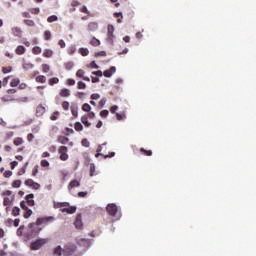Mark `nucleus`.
<instances>
[{
  "instance_id": "obj_1",
  "label": "nucleus",
  "mask_w": 256,
  "mask_h": 256,
  "mask_svg": "<svg viewBox=\"0 0 256 256\" xmlns=\"http://www.w3.org/2000/svg\"><path fill=\"white\" fill-rule=\"evenodd\" d=\"M53 221H55V217L53 216L37 218L36 223H30L28 225L29 230L26 234L27 239H33L35 235H39L41 232V228H38L39 226L49 225V223H53Z\"/></svg>"
},
{
  "instance_id": "obj_2",
  "label": "nucleus",
  "mask_w": 256,
  "mask_h": 256,
  "mask_svg": "<svg viewBox=\"0 0 256 256\" xmlns=\"http://www.w3.org/2000/svg\"><path fill=\"white\" fill-rule=\"evenodd\" d=\"M57 207L62 211V213H68L73 215L77 211V207L70 206L68 202L58 203Z\"/></svg>"
},
{
  "instance_id": "obj_3",
  "label": "nucleus",
  "mask_w": 256,
  "mask_h": 256,
  "mask_svg": "<svg viewBox=\"0 0 256 256\" xmlns=\"http://www.w3.org/2000/svg\"><path fill=\"white\" fill-rule=\"evenodd\" d=\"M49 243V239L47 238H40L34 242L31 243V250L32 251H39L43 245H47Z\"/></svg>"
},
{
  "instance_id": "obj_4",
  "label": "nucleus",
  "mask_w": 256,
  "mask_h": 256,
  "mask_svg": "<svg viewBox=\"0 0 256 256\" xmlns=\"http://www.w3.org/2000/svg\"><path fill=\"white\" fill-rule=\"evenodd\" d=\"M68 148L67 146H60L58 149V153L60 154L61 161H67L69 159V154H67Z\"/></svg>"
},
{
  "instance_id": "obj_5",
  "label": "nucleus",
  "mask_w": 256,
  "mask_h": 256,
  "mask_svg": "<svg viewBox=\"0 0 256 256\" xmlns=\"http://www.w3.org/2000/svg\"><path fill=\"white\" fill-rule=\"evenodd\" d=\"M106 211L109 215H111V217H115V215H117L118 208L115 204H108Z\"/></svg>"
},
{
  "instance_id": "obj_6",
  "label": "nucleus",
  "mask_w": 256,
  "mask_h": 256,
  "mask_svg": "<svg viewBox=\"0 0 256 256\" xmlns=\"http://www.w3.org/2000/svg\"><path fill=\"white\" fill-rule=\"evenodd\" d=\"M115 32V27L111 24L108 25L107 27V39L109 43H113V33Z\"/></svg>"
},
{
  "instance_id": "obj_7",
  "label": "nucleus",
  "mask_w": 256,
  "mask_h": 256,
  "mask_svg": "<svg viewBox=\"0 0 256 256\" xmlns=\"http://www.w3.org/2000/svg\"><path fill=\"white\" fill-rule=\"evenodd\" d=\"M58 143H61V145H69V147H73L74 143L73 142H69V138L66 136H59L58 137Z\"/></svg>"
},
{
  "instance_id": "obj_8",
  "label": "nucleus",
  "mask_w": 256,
  "mask_h": 256,
  "mask_svg": "<svg viewBox=\"0 0 256 256\" xmlns=\"http://www.w3.org/2000/svg\"><path fill=\"white\" fill-rule=\"evenodd\" d=\"M74 225H75L76 229H83V220H82L81 214H78L76 216Z\"/></svg>"
},
{
  "instance_id": "obj_9",
  "label": "nucleus",
  "mask_w": 256,
  "mask_h": 256,
  "mask_svg": "<svg viewBox=\"0 0 256 256\" xmlns=\"http://www.w3.org/2000/svg\"><path fill=\"white\" fill-rule=\"evenodd\" d=\"M76 77H78L79 79H83V81H91V78L85 76V72L83 69H79L76 72Z\"/></svg>"
},
{
  "instance_id": "obj_10",
  "label": "nucleus",
  "mask_w": 256,
  "mask_h": 256,
  "mask_svg": "<svg viewBox=\"0 0 256 256\" xmlns=\"http://www.w3.org/2000/svg\"><path fill=\"white\" fill-rule=\"evenodd\" d=\"M34 197H35V195H33V194L26 195V197H25L26 204H28L29 207H35V200H33Z\"/></svg>"
},
{
  "instance_id": "obj_11",
  "label": "nucleus",
  "mask_w": 256,
  "mask_h": 256,
  "mask_svg": "<svg viewBox=\"0 0 256 256\" xmlns=\"http://www.w3.org/2000/svg\"><path fill=\"white\" fill-rule=\"evenodd\" d=\"M117 68L115 66H111L110 69L105 70L103 72L104 77H112L114 73H116Z\"/></svg>"
},
{
  "instance_id": "obj_12",
  "label": "nucleus",
  "mask_w": 256,
  "mask_h": 256,
  "mask_svg": "<svg viewBox=\"0 0 256 256\" xmlns=\"http://www.w3.org/2000/svg\"><path fill=\"white\" fill-rule=\"evenodd\" d=\"M25 51H27V49H26L25 46H23V45H19V46H17V48L15 49L16 55H25Z\"/></svg>"
},
{
  "instance_id": "obj_13",
  "label": "nucleus",
  "mask_w": 256,
  "mask_h": 256,
  "mask_svg": "<svg viewBox=\"0 0 256 256\" xmlns=\"http://www.w3.org/2000/svg\"><path fill=\"white\" fill-rule=\"evenodd\" d=\"M99 29V24L97 22H90L88 24V31H97Z\"/></svg>"
},
{
  "instance_id": "obj_14",
  "label": "nucleus",
  "mask_w": 256,
  "mask_h": 256,
  "mask_svg": "<svg viewBox=\"0 0 256 256\" xmlns=\"http://www.w3.org/2000/svg\"><path fill=\"white\" fill-rule=\"evenodd\" d=\"M22 33L23 31L21 30V28L19 27L12 28V34L14 35V37H20Z\"/></svg>"
},
{
  "instance_id": "obj_15",
  "label": "nucleus",
  "mask_w": 256,
  "mask_h": 256,
  "mask_svg": "<svg viewBox=\"0 0 256 256\" xmlns=\"http://www.w3.org/2000/svg\"><path fill=\"white\" fill-rule=\"evenodd\" d=\"M81 123H83L85 127H91V122H89V118L86 115L81 117Z\"/></svg>"
},
{
  "instance_id": "obj_16",
  "label": "nucleus",
  "mask_w": 256,
  "mask_h": 256,
  "mask_svg": "<svg viewBox=\"0 0 256 256\" xmlns=\"http://www.w3.org/2000/svg\"><path fill=\"white\" fill-rule=\"evenodd\" d=\"M43 57H45L46 59H51V57H53V50L45 49L43 52Z\"/></svg>"
},
{
  "instance_id": "obj_17",
  "label": "nucleus",
  "mask_w": 256,
  "mask_h": 256,
  "mask_svg": "<svg viewBox=\"0 0 256 256\" xmlns=\"http://www.w3.org/2000/svg\"><path fill=\"white\" fill-rule=\"evenodd\" d=\"M70 109H71V113H72L73 117H78V115H79V107H77V105H72L70 107Z\"/></svg>"
},
{
  "instance_id": "obj_18",
  "label": "nucleus",
  "mask_w": 256,
  "mask_h": 256,
  "mask_svg": "<svg viewBox=\"0 0 256 256\" xmlns=\"http://www.w3.org/2000/svg\"><path fill=\"white\" fill-rule=\"evenodd\" d=\"M71 91L67 88H64L60 91V97H70Z\"/></svg>"
},
{
  "instance_id": "obj_19",
  "label": "nucleus",
  "mask_w": 256,
  "mask_h": 256,
  "mask_svg": "<svg viewBox=\"0 0 256 256\" xmlns=\"http://www.w3.org/2000/svg\"><path fill=\"white\" fill-rule=\"evenodd\" d=\"M81 183H79L78 180H72L69 185H68V189H74V187H80Z\"/></svg>"
},
{
  "instance_id": "obj_20",
  "label": "nucleus",
  "mask_w": 256,
  "mask_h": 256,
  "mask_svg": "<svg viewBox=\"0 0 256 256\" xmlns=\"http://www.w3.org/2000/svg\"><path fill=\"white\" fill-rule=\"evenodd\" d=\"M141 155H145L146 157H151L153 155V151L146 150L145 148H140Z\"/></svg>"
},
{
  "instance_id": "obj_21",
  "label": "nucleus",
  "mask_w": 256,
  "mask_h": 256,
  "mask_svg": "<svg viewBox=\"0 0 256 256\" xmlns=\"http://www.w3.org/2000/svg\"><path fill=\"white\" fill-rule=\"evenodd\" d=\"M21 83V80L19 78H13L10 81V87H17Z\"/></svg>"
},
{
  "instance_id": "obj_22",
  "label": "nucleus",
  "mask_w": 256,
  "mask_h": 256,
  "mask_svg": "<svg viewBox=\"0 0 256 256\" xmlns=\"http://www.w3.org/2000/svg\"><path fill=\"white\" fill-rule=\"evenodd\" d=\"M90 45H92L93 47H99V45H101V41H99V39L97 38H92L90 41Z\"/></svg>"
},
{
  "instance_id": "obj_23",
  "label": "nucleus",
  "mask_w": 256,
  "mask_h": 256,
  "mask_svg": "<svg viewBox=\"0 0 256 256\" xmlns=\"http://www.w3.org/2000/svg\"><path fill=\"white\" fill-rule=\"evenodd\" d=\"M36 82L37 83H46L47 82V77L44 75H39L36 77Z\"/></svg>"
},
{
  "instance_id": "obj_24",
  "label": "nucleus",
  "mask_w": 256,
  "mask_h": 256,
  "mask_svg": "<svg viewBox=\"0 0 256 256\" xmlns=\"http://www.w3.org/2000/svg\"><path fill=\"white\" fill-rule=\"evenodd\" d=\"M29 13H31L32 15H39V13H41V9L39 7L30 8Z\"/></svg>"
},
{
  "instance_id": "obj_25",
  "label": "nucleus",
  "mask_w": 256,
  "mask_h": 256,
  "mask_svg": "<svg viewBox=\"0 0 256 256\" xmlns=\"http://www.w3.org/2000/svg\"><path fill=\"white\" fill-rule=\"evenodd\" d=\"M24 23H25V25H27V27H35V21L34 20L25 19Z\"/></svg>"
},
{
  "instance_id": "obj_26",
  "label": "nucleus",
  "mask_w": 256,
  "mask_h": 256,
  "mask_svg": "<svg viewBox=\"0 0 256 256\" xmlns=\"http://www.w3.org/2000/svg\"><path fill=\"white\" fill-rule=\"evenodd\" d=\"M13 143L16 147H19V145H23V138L21 137L15 138Z\"/></svg>"
},
{
  "instance_id": "obj_27",
  "label": "nucleus",
  "mask_w": 256,
  "mask_h": 256,
  "mask_svg": "<svg viewBox=\"0 0 256 256\" xmlns=\"http://www.w3.org/2000/svg\"><path fill=\"white\" fill-rule=\"evenodd\" d=\"M79 53L82 55V57H87L89 55V49L87 48H80Z\"/></svg>"
},
{
  "instance_id": "obj_28",
  "label": "nucleus",
  "mask_w": 256,
  "mask_h": 256,
  "mask_svg": "<svg viewBox=\"0 0 256 256\" xmlns=\"http://www.w3.org/2000/svg\"><path fill=\"white\" fill-rule=\"evenodd\" d=\"M48 23H55V21H59V17L57 15H52L47 18Z\"/></svg>"
},
{
  "instance_id": "obj_29",
  "label": "nucleus",
  "mask_w": 256,
  "mask_h": 256,
  "mask_svg": "<svg viewBox=\"0 0 256 256\" xmlns=\"http://www.w3.org/2000/svg\"><path fill=\"white\" fill-rule=\"evenodd\" d=\"M51 71V66L49 64H42V73H49Z\"/></svg>"
},
{
  "instance_id": "obj_30",
  "label": "nucleus",
  "mask_w": 256,
  "mask_h": 256,
  "mask_svg": "<svg viewBox=\"0 0 256 256\" xmlns=\"http://www.w3.org/2000/svg\"><path fill=\"white\" fill-rule=\"evenodd\" d=\"M82 111H85L86 113H89L91 111V105H89V103H84L82 105Z\"/></svg>"
},
{
  "instance_id": "obj_31",
  "label": "nucleus",
  "mask_w": 256,
  "mask_h": 256,
  "mask_svg": "<svg viewBox=\"0 0 256 256\" xmlns=\"http://www.w3.org/2000/svg\"><path fill=\"white\" fill-rule=\"evenodd\" d=\"M26 212L24 213V215H23V217H24V219H29V217H31L32 215H33V210H31V209H27V210H25Z\"/></svg>"
},
{
  "instance_id": "obj_32",
  "label": "nucleus",
  "mask_w": 256,
  "mask_h": 256,
  "mask_svg": "<svg viewBox=\"0 0 256 256\" xmlns=\"http://www.w3.org/2000/svg\"><path fill=\"white\" fill-rule=\"evenodd\" d=\"M74 129L75 131H83V124H81V122H76L74 124Z\"/></svg>"
},
{
  "instance_id": "obj_33",
  "label": "nucleus",
  "mask_w": 256,
  "mask_h": 256,
  "mask_svg": "<svg viewBox=\"0 0 256 256\" xmlns=\"http://www.w3.org/2000/svg\"><path fill=\"white\" fill-rule=\"evenodd\" d=\"M49 85H57L59 83V78L53 77L48 80Z\"/></svg>"
},
{
  "instance_id": "obj_34",
  "label": "nucleus",
  "mask_w": 256,
  "mask_h": 256,
  "mask_svg": "<svg viewBox=\"0 0 256 256\" xmlns=\"http://www.w3.org/2000/svg\"><path fill=\"white\" fill-rule=\"evenodd\" d=\"M41 47H39V46H35L33 49H32V53L34 54V55H41Z\"/></svg>"
},
{
  "instance_id": "obj_35",
  "label": "nucleus",
  "mask_w": 256,
  "mask_h": 256,
  "mask_svg": "<svg viewBox=\"0 0 256 256\" xmlns=\"http://www.w3.org/2000/svg\"><path fill=\"white\" fill-rule=\"evenodd\" d=\"M21 213V209H19V207H14L13 210H12V215L14 217H18V215H20Z\"/></svg>"
},
{
  "instance_id": "obj_36",
  "label": "nucleus",
  "mask_w": 256,
  "mask_h": 256,
  "mask_svg": "<svg viewBox=\"0 0 256 256\" xmlns=\"http://www.w3.org/2000/svg\"><path fill=\"white\" fill-rule=\"evenodd\" d=\"M12 187L14 189H19V187H21V180H15L12 182Z\"/></svg>"
},
{
  "instance_id": "obj_37",
  "label": "nucleus",
  "mask_w": 256,
  "mask_h": 256,
  "mask_svg": "<svg viewBox=\"0 0 256 256\" xmlns=\"http://www.w3.org/2000/svg\"><path fill=\"white\" fill-rule=\"evenodd\" d=\"M3 205L4 207H9V205H11V199L9 197H4Z\"/></svg>"
},
{
  "instance_id": "obj_38",
  "label": "nucleus",
  "mask_w": 256,
  "mask_h": 256,
  "mask_svg": "<svg viewBox=\"0 0 256 256\" xmlns=\"http://www.w3.org/2000/svg\"><path fill=\"white\" fill-rule=\"evenodd\" d=\"M44 39H45V41H50L51 40V31L46 30L44 32Z\"/></svg>"
},
{
  "instance_id": "obj_39",
  "label": "nucleus",
  "mask_w": 256,
  "mask_h": 256,
  "mask_svg": "<svg viewBox=\"0 0 256 256\" xmlns=\"http://www.w3.org/2000/svg\"><path fill=\"white\" fill-rule=\"evenodd\" d=\"M77 88L78 89H86L87 88V84H85V82H83V81H79L77 83Z\"/></svg>"
},
{
  "instance_id": "obj_40",
  "label": "nucleus",
  "mask_w": 256,
  "mask_h": 256,
  "mask_svg": "<svg viewBox=\"0 0 256 256\" xmlns=\"http://www.w3.org/2000/svg\"><path fill=\"white\" fill-rule=\"evenodd\" d=\"M81 145H82V147H89L91 145V143L89 142V140H87V138H84L81 141Z\"/></svg>"
},
{
  "instance_id": "obj_41",
  "label": "nucleus",
  "mask_w": 256,
  "mask_h": 256,
  "mask_svg": "<svg viewBox=\"0 0 256 256\" xmlns=\"http://www.w3.org/2000/svg\"><path fill=\"white\" fill-rule=\"evenodd\" d=\"M24 230H25V226H24V225L20 226V227L17 229L16 233H17L18 237H21V235H23V231H24Z\"/></svg>"
},
{
  "instance_id": "obj_42",
  "label": "nucleus",
  "mask_w": 256,
  "mask_h": 256,
  "mask_svg": "<svg viewBox=\"0 0 256 256\" xmlns=\"http://www.w3.org/2000/svg\"><path fill=\"white\" fill-rule=\"evenodd\" d=\"M58 117H59V111H56V112H54V113L50 116V119H51V121H57Z\"/></svg>"
},
{
  "instance_id": "obj_43",
  "label": "nucleus",
  "mask_w": 256,
  "mask_h": 256,
  "mask_svg": "<svg viewBox=\"0 0 256 256\" xmlns=\"http://www.w3.org/2000/svg\"><path fill=\"white\" fill-rule=\"evenodd\" d=\"M116 119H118V121H123V119H126L125 113H116Z\"/></svg>"
},
{
  "instance_id": "obj_44",
  "label": "nucleus",
  "mask_w": 256,
  "mask_h": 256,
  "mask_svg": "<svg viewBox=\"0 0 256 256\" xmlns=\"http://www.w3.org/2000/svg\"><path fill=\"white\" fill-rule=\"evenodd\" d=\"M35 183V181H33V179H27L24 184L26 185V187H32L33 184Z\"/></svg>"
},
{
  "instance_id": "obj_45",
  "label": "nucleus",
  "mask_w": 256,
  "mask_h": 256,
  "mask_svg": "<svg viewBox=\"0 0 256 256\" xmlns=\"http://www.w3.org/2000/svg\"><path fill=\"white\" fill-rule=\"evenodd\" d=\"M20 207H21V209H23V211H27V209H29V207L27 206L26 201H21L20 202Z\"/></svg>"
},
{
  "instance_id": "obj_46",
  "label": "nucleus",
  "mask_w": 256,
  "mask_h": 256,
  "mask_svg": "<svg viewBox=\"0 0 256 256\" xmlns=\"http://www.w3.org/2000/svg\"><path fill=\"white\" fill-rule=\"evenodd\" d=\"M63 249L61 248V246H58L57 248H55L54 250V255H58L61 256Z\"/></svg>"
},
{
  "instance_id": "obj_47",
  "label": "nucleus",
  "mask_w": 256,
  "mask_h": 256,
  "mask_svg": "<svg viewBox=\"0 0 256 256\" xmlns=\"http://www.w3.org/2000/svg\"><path fill=\"white\" fill-rule=\"evenodd\" d=\"M11 71H13V67L11 66L2 68V73H11Z\"/></svg>"
},
{
  "instance_id": "obj_48",
  "label": "nucleus",
  "mask_w": 256,
  "mask_h": 256,
  "mask_svg": "<svg viewBox=\"0 0 256 256\" xmlns=\"http://www.w3.org/2000/svg\"><path fill=\"white\" fill-rule=\"evenodd\" d=\"M81 13H85L86 15H91V13L89 12V10L87 9V6H82L80 8Z\"/></svg>"
},
{
  "instance_id": "obj_49",
  "label": "nucleus",
  "mask_w": 256,
  "mask_h": 256,
  "mask_svg": "<svg viewBox=\"0 0 256 256\" xmlns=\"http://www.w3.org/2000/svg\"><path fill=\"white\" fill-rule=\"evenodd\" d=\"M62 109H64V111H69V102L68 101H64L62 103Z\"/></svg>"
},
{
  "instance_id": "obj_50",
  "label": "nucleus",
  "mask_w": 256,
  "mask_h": 256,
  "mask_svg": "<svg viewBox=\"0 0 256 256\" xmlns=\"http://www.w3.org/2000/svg\"><path fill=\"white\" fill-rule=\"evenodd\" d=\"M109 115V110H102L100 112V117H102L103 119H105V117H107Z\"/></svg>"
},
{
  "instance_id": "obj_51",
  "label": "nucleus",
  "mask_w": 256,
  "mask_h": 256,
  "mask_svg": "<svg viewBox=\"0 0 256 256\" xmlns=\"http://www.w3.org/2000/svg\"><path fill=\"white\" fill-rule=\"evenodd\" d=\"M101 151H103V146L99 145L97 150H96L97 153H96L95 157H100V155H103V154H100Z\"/></svg>"
},
{
  "instance_id": "obj_52",
  "label": "nucleus",
  "mask_w": 256,
  "mask_h": 256,
  "mask_svg": "<svg viewBox=\"0 0 256 256\" xmlns=\"http://www.w3.org/2000/svg\"><path fill=\"white\" fill-rule=\"evenodd\" d=\"M36 113H40L41 115H43V113H45V107L43 106H38Z\"/></svg>"
},
{
  "instance_id": "obj_53",
  "label": "nucleus",
  "mask_w": 256,
  "mask_h": 256,
  "mask_svg": "<svg viewBox=\"0 0 256 256\" xmlns=\"http://www.w3.org/2000/svg\"><path fill=\"white\" fill-rule=\"evenodd\" d=\"M12 175H13V171H11V170H7L4 172V177L6 179H9V177H11Z\"/></svg>"
},
{
  "instance_id": "obj_54",
  "label": "nucleus",
  "mask_w": 256,
  "mask_h": 256,
  "mask_svg": "<svg viewBox=\"0 0 256 256\" xmlns=\"http://www.w3.org/2000/svg\"><path fill=\"white\" fill-rule=\"evenodd\" d=\"M41 167H49V161L46 159L41 160L40 162Z\"/></svg>"
},
{
  "instance_id": "obj_55",
  "label": "nucleus",
  "mask_w": 256,
  "mask_h": 256,
  "mask_svg": "<svg viewBox=\"0 0 256 256\" xmlns=\"http://www.w3.org/2000/svg\"><path fill=\"white\" fill-rule=\"evenodd\" d=\"M91 99L93 101H97L98 99H101V95L97 94V93H94L91 95Z\"/></svg>"
},
{
  "instance_id": "obj_56",
  "label": "nucleus",
  "mask_w": 256,
  "mask_h": 256,
  "mask_svg": "<svg viewBox=\"0 0 256 256\" xmlns=\"http://www.w3.org/2000/svg\"><path fill=\"white\" fill-rule=\"evenodd\" d=\"M26 172H27V168L24 167V168H21L20 171H18L17 175L18 177H21V175H25Z\"/></svg>"
},
{
  "instance_id": "obj_57",
  "label": "nucleus",
  "mask_w": 256,
  "mask_h": 256,
  "mask_svg": "<svg viewBox=\"0 0 256 256\" xmlns=\"http://www.w3.org/2000/svg\"><path fill=\"white\" fill-rule=\"evenodd\" d=\"M71 5L72 7H79V5H81V2L78 0H72Z\"/></svg>"
},
{
  "instance_id": "obj_58",
  "label": "nucleus",
  "mask_w": 256,
  "mask_h": 256,
  "mask_svg": "<svg viewBox=\"0 0 256 256\" xmlns=\"http://www.w3.org/2000/svg\"><path fill=\"white\" fill-rule=\"evenodd\" d=\"M89 67H91V69H98L99 68V65H97V63L95 61H92L90 64H89Z\"/></svg>"
},
{
  "instance_id": "obj_59",
  "label": "nucleus",
  "mask_w": 256,
  "mask_h": 256,
  "mask_svg": "<svg viewBox=\"0 0 256 256\" xmlns=\"http://www.w3.org/2000/svg\"><path fill=\"white\" fill-rule=\"evenodd\" d=\"M92 75H96V77H103V72L101 70L92 72Z\"/></svg>"
},
{
  "instance_id": "obj_60",
  "label": "nucleus",
  "mask_w": 256,
  "mask_h": 256,
  "mask_svg": "<svg viewBox=\"0 0 256 256\" xmlns=\"http://www.w3.org/2000/svg\"><path fill=\"white\" fill-rule=\"evenodd\" d=\"M31 187H32V189H35V190L41 189V184L34 182Z\"/></svg>"
},
{
  "instance_id": "obj_61",
  "label": "nucleus",
  "mask_w": 256,
  "mask_h": 256,
  "mask_svg": "<svg viewBox=\"0 0 256 256\" xmlns=\"http://www.w3.org/2000/svg\"><path fill=\"white\" fill-rule=\"evenodd\" d=\"M93 175H95V165L94 164H92L90 166V177H93Z\"/></svg>"
},
{
  "instance_id": "obj_62",
  "label": "nucleus",
  "mask_w": 256,
  "mask_h": 256,
  "mask_svg": "<svg viewBox=\"0 0 256 256\" xmlns=\"http://www.w3.org/2000/svg\"><path fill=\"white\" fill-rule=\"evenodd\" d=\"M11 190H6V191H4V192H2V196L3 197H9V196H11Z\"/></svg>"
},
{
  "instance_id": "obj_63",
  "label": "nucleus",
  "mask_w": 256,
  "mask_h": 256,
  "mask_svg": "<svg viewBox=\"0 0 256 256\" xmlns=\"http://www.w3.org/2000/svg\"><path fill=\"white\" fill-rule=\"evenodd\" d=\"M88 119H94L95 117V112H88L87 115H85Z\"/></svg>"
},
{
  "instance_id": "obj_64",
  "label": "nucleus",
  "mask_w": 256,
  "mask_h": 256,
  "mask_svg": "<svg viewBox=\"0 0 256 256\" xmlns=\"http://www.w3.org/2000/svg\"><path fill=\"white\" fill-rule=\"evenodd\" d=\"M58 45L61 47V49H65L66 44L64 40H59Z\"/></svg>"
}]
</instances>
